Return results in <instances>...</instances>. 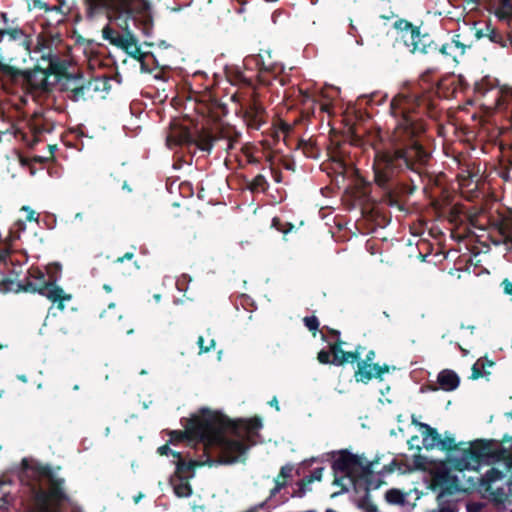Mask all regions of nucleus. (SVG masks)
Wrapping results in <instances>:
<instances>
[{
  "label": "nucleus",
  "instance_id": "774afa93",
  "mask_svg": "<svg viewBox=\"0 0 512 512\" xmlns=\"http://www.w3.org/2000/svg\"><path fill=\"white\" fill-rule=\"evenodd\" d=\"M464 2H465L467 5H474V6H477V5H479L480 0H464Z\"/></svg>",
  "mask_w": 512,
  "mask_h": 512
},
{
  "label": "nucleus",
  "instance_id": "a878e982",
  "mask_svg": "<svg viewBox=\"0 0 512 512\" xmlns=\"http://www.w3.org/2000/svg\"><path fill=\"white\" fill-rule=\"evenodd\" d=\"M131 35L132 34L130 32H127L126 34H121L109 25H106L102 30L103 38L109 41L110 44L121 49L126 48L127 42Z\"/></svg>",
  "mask_w": 512,
  "mask_h": 512
},
{
  "label": "nucleus",
  "instance_id": "7c9ffc66",
  "mask_svg": "<svg viewBox=\"0 0 512 512\" xmlns=\"http://www.w3.org/2000/svg\"><path fill=\"white\" fill-rule=\"evenodd\" d=\"M247 188L252 193H264L268 190L269 184L264 175L258 174L247 184Z\"/></svg>",
  "mask_w": 512,
  "mask_h": 512
},
{
  "label": "nucleus",
  "instance_id": "37998d69",
  "mask_svg": "<svg viewBox=\"0 0 512 512\" xmlns=\"http://www.w3.org/2000/svg\"><path fill=\"white\" fill-rule=\"evenodd\" d=\"M30 128H31V131L33 133V136H34V142H38L39 139H38V136L45 133V132H49L50 130L44 125V124H39V123H36V122H33L30 124Z\"/></svg>",
  "mask_w": 512,
  "mask_h": 512
},
{
  "label": "nucleus",
  "instance_id": "393cba45",
  "mask_svg": "<svg viewBox=\"0 0 512 512\" xmlns=\"http://www.w3.org/2000/svg\"><path fill=\"white\" fill-rule=\"evenodd\" d=\"M412 423L419 427L425 448L432 449L439 445L441 435L436 429L427 424L420 423L416 418H412Z\"/></svg>",
  "mask_w": 512,
  "mask_h": 512
},
{
  "label": "nucleus",
  "instance_id": "2eb2a0df",
  "mask_svg": "<svg viewBox=\"0 0 512 512\" xmlns=\"http://www.w3.org/2000/svg\"><path fill=\"white\" fill-rule=\"evenodd\" d=\"M283 98H291L296 103L301 104L303 106L301 111L303 118L308 119L314 115L317 102L307 90L301 88L285 89Z\"/></svg>",
  "mask_w": 512,
  "mask_h": 512
},
{
  "label": "nucleus",
  "instance_id": "f3484780",
  "mask_svg": "<svg viewBox=\"0 0 512 512\" xmlns=\"http://www.w3.org/2000/svg\"><path fill=\"white\" fill-rule=\"evenodd\" d=\"M474 96L476 98L484 97L488 92H495V106L502 109L503 103L506 100L507 94H503L500 89L494 84L488 76L483 77L481 80L476 81L473 87Z\"/></svg>",
  "mask_w": 512,
  "mask_h": 512
},
{
  "label": "nucleus",
  "instance_id": "680f3d73",
  "mask_svg": "<svg viewBox=\"0 0 512 512\" xmlns=\"http://www.w3.org/2000/svg\"><path fill=\"white\" fill-rule=\"evenodd\" d=\"M270 170H271L274 180L276 182H280L281 181V172L279 170L273 169L272 167L270 168Z\"/></svg>",
  "mask_w": 512,
  "mask_h": 512
},
{
  "label": "nucleus",
  "instance_id": "412c9836",
  "mask_svg": "<svg viewBox=\"0 0 512 512\" xmlns=\"http://www.w3.org/2000/svg\"><path fill=\"white\" fill-rule=\"evenodd\" d=\"M192 132L188 127L174 124L170 128V132L166 137V144L169 148L175 146H191Z\"/></svg>",
  "mask_w": 512,
  "mask_h": 512
},
{
  "label": "nucleus",
  "instance_id": "dca6fc26",
  "mask_svg": "<svg viewBox=\"0 0 512 512\" xmlns=\"http://www.w3.org/2000/svg\"><path fill=\"white\" fill-rule=\"evenodd\" d=\"M39 285V283H32V277L29 275V273L27 274L23 282L15 281L10 277H2V283L0 284V292H25L35 294L37 292H41V289H39Z\"/></svg>",
  "mask_w": 512,
  "mask_h": 512
},
{
  "label": "nucleus",
  "instance_id": "de8ad7c7",
  "mask_svg": "<svg viewBox=\"0 0 512 512\" xmlns=\"http://www.w3.org/2000/svg\"><path fill=\"white\" fill-rule=\"evenodd\" d=\"M455 77L457 80L454 81V83H455V86L457 87V92L458 91L465 92L469 86L466 79L462 75H458Z\"/></svg>",
  "mask_w": 512,
  "mask_h": 512
},
{
  "label": "nucleus",
  "instance_id": "72a5a7b5",
  "mask_svg": "<svg viewBox=\"0 0 512 512\" xmlns=\"http://www.w3.org/2000/svg\"><path fill=\"white\" fill-rule=\"evenodd\" d=\"M81 96H80V101H86L88 99H92L95 95H96V92L95 90L93 89V85H92V80L91 79H83V83H82V87H81Z\"/></svg>",
  "mask_w": 512,
  "mask_h": 512
},
{
  "label": "nucleus",
  "instance_id": "39448f33",
  "mask_svg": "<svg viewBox=\"0 0 512 512\" xmlns=\"http://www.w3.org/2000/svg\"><path fill=\"white\" fill-rule=\"evenodd\" d=\"M378 460L367 461L362 457L344 454L335 463L334 469L336 472H342L343 476H336L334 484L341 486L342 489L347 490L346 481L351 484H356L363 481L366 484V489L371 486L377 487L378 483L373 480L374 474H379L382 471L391 472L393 467H383L382 470H377Z\"/></svg>",
  "mask_w": 512,
  "mask_h": 512
},
{
  "label": "nucleus",
  "instance_id": "4d7b16f0",
  "mask_svg": "<svg viewBox=\"0 0 512 512\" xmlns=\"http://www.w3.org/2000/svg\"><path fill=\"white\" fill-rule=\"evenodd\" d=\"M323 468H316L310 475L313 481H320L322 478Z\"/></svg>",
  "mask_w": 512,
  "mask_h": 512
},
{
  "label": "nucleus",
  "instance_id": "c756f323",
  "mask_svg": "<svg viewBox=\"0 0 512 512\" xmlns=\"http://www.w3.org/2000/svg\"><path fill=\"white\" fill-rule=\"evenodd\" d=\"M45 71L47 72L48 77L55 75L59 81L68 73L66 65L59 60H51Z\"/></svg>",
  "mask_w": 512,
  "mask_h": 512
},
{
  "label": "nucleus",
  "instance_id": "4c0bfd02",
  "mask_svg": "<svg viewBox=\"0 0 512 512\" xmlns=\"http://www.w3.org/2000/svg\"><path fill=\"white\" fill-rule=\"evenodd\" d=\"M303 322L307 329L315 336L320 324L318 318L316 316H306Z\"/></svg>",
  "mask_w": 512,
  "mask_h": 512
},
{
  "label": "nucleus",
  "instance_id": "7ed1b4c3",
  "mask_svg": "<svg viewBox=\"0 0 512 512\" xmlns=\"http://www.w3.org/2000/svg\"><path fill=\"white\" fill-rule=\"evenodd\" d=\"M85 18L89 21L106 15L110 19L135 21L149 9L147 0H83Z\"/></svg>",
  "mask_w": 512,
  "mask_h": 512
},
{
  "label": "nucleus",
  "instance_id": "c85d7f7f",
  "mask_svg": "<svg viewBox=\"0 0 512 512\" xmlns=\"http://www.w3.org/2000/svg\"><path fill=\"white\" fill-rule=\"evenodd\" d=\"M297 149H301L303 154L308 158L317 159L320 156V149L312 139L298 140Z\"/></svg>",
  "mask_w": 512,
  "mask_h": 512
},
{
  "label": "nucleus",
  "instance_id": "0e129e2a",
  "mask_svg": "<svg viewBox=\"0 0 512 512\" xmlns=\"http://www.w3.org/2000/svg\"><path fill=\"white\" fill-rule=\"evenodd\" d=\"M327 330L332 337L336 338V340H341L340 331H338L336 329H332V328H327Z\"/></svg>",
  "mask_w": 512,
  "mask_h": 512
},
{
  "label": "nucleus",
  "instance_id": "6e6552de",
  "mask_svg": "<svg viewBox=\"0 0 512 512\" xmlns=\"http://www.w3.org/2000/svg\"><path fill=\"white\" fill-rule=\"evenodd\" d=\"M254 64L257 69V81L260 85L271 87L278 83L281 87L290 82V77L284 75V67L276 62H265L262 54L252 55L245 59V66Z\"/></svg>",
  "mask_w": 512,
  "mask_h": 512
},
{
  "label": "nucleus",
  "instance_id": "c9c22d12",
  "mask_svg": "<svg viewBox=\"0 0 512 512\" xmlns=\"http://www.w3.org/2000/svg\"><path fill=\"white\" fill-rule=\"evenodd\" d=\"M91 80L96 94L100 92H107L110 88L109 79L107 77H94L91 78Z\"/></svg>",
  "mask_w": 512,
  "mask_h": 512
},
{
  "label": "nucleus",
  "instance_id": "20e7f679",
  "mask_svg": "<svg viewBox=\"0 0 512 512\" xmlns=\"http://www.w3.org/2000/svg\"><path fill=\"white\" fill-rule=\"evenodd\" d=\"M437 447L442 450L452 451L445 465L459 472L476 466L481 458L489 457L494 453L491 442L476 440L457 444L451 436L440 437V443Z\"/></svg>",
  "mask_w": 512,
  "mask_h": 512
},
{
  "label": "nucleus",
  "instance_id": "79ce46f5",
  "mask_svg": "<svg viewBox=\"0 0 512 512\" xmlns=\"http://www.w3.org/2000/svg\"><path fill=\"white\" fill-rule=\"evenodd\" d=\"M297 122L298 120H295L293 124H290L284 120L278 119L276 124L278 125L279 130L281 131L282 135L285 138L293 131V127Z\"/></svg>",
  "mask_w": 512,
  "mask_h": 512
},
{
  "label": "nucleus",
  "instance_id": "f03ea898",
  "mask_svg": "<svg viewBox=\"0 0 512 512\" xmlns=\"http://www.w3.org/2000/svg\"><path fill=\"white\" fill-rule=\"evenodd\" d=\"M394 29L400 34L404 45L412 54H430L439 52L444 58L456 61L457 52L463 54L465 46L457 40H452L442 46H438L428 33H422L419 26L406 19H398L393 24Z\"/></svg>",
  "mask_w": 512,
  "mask_h": 512
},
{
  "label": "nucleus",
  "instance_id": "e433bc0d",
  "mask_svg": "<svg viewBox=\"0 0 512 512\" xmlns=\"http://www.w3.org/2000/svg\"><path fill=\"white\" fill-rule=\"evenodd\" d=\"M272 227L286 235L294 228V225L292 223L282 221L279 217H274L272 219Z\"/></svg>",
  "mask_w": 512,
  "mask_h": 512
},
{
  "label": "nucleus",
  "instance_id": "f257e3e1",
  "mask_svg": "<svg viewBox=\"0 0 512 512\" xmlns=\"http://www.w3.org/2000/svg\"><path fill=\"white\" fill-rule=\"evenodd\" d=\"M436 69H427L419 82L397 93L390 101L389 114L394 120L391 133L380 130L361 135L350 129L349 142L354 146H371L374 150V182L382 195L374 201L370 215L379 226L390 222L383 208L404 210L406 199L424 183L431 153L424 145L427 122L424 116L436 117V98H452L457 93L455 75L434 82Z\"/></svg>",
  "mask_w": 512,
  "mask_h": 512
},
{
  "label": "nucleus",
  "instance_id": "ddd939ff",
  "mask_svg": "<svg viewBox=\"0 0 512 512\" xmlns=\"http://www.w3.org/2000/svg\"><path fill=\"white\" fill-rule=\"evenodd\" d=\"M243 119L247 126L252 129H260L266 122V111L263 105L256 99V94L253 93L252 97L242 105Z\"/></svg>",
  "mask_w": 512,
  "mask_h": 512
},
{
  "label": "nucleus",
  "instance_id": "2f4dec72",
  "mask_svg": "<svg viewBox=\"0 0 512 512\" xmlns=\"http://www.w3.org/2000/svg\"><path fill=\"white\" fill-rule=\"evenodd\" d=\"M495 15L501 20H508L512 17V0H499Z\"/></svg>",
  "mask_w": 512,
  "mask_h": 512
},
{
  "label": "nucleus",
  "instance_id": "4be33fe9",
  "mask_svg": "<svg viewBox=\"0 0 512 512\" xmlns=\"http://www.w3.org/2000/svg\"><path fill=\"white\" fill-rule=\"evenodd\" d=\"M437 384L438 386L430 385L428 389L431 391H437L440 388L446 392H451L459 387L460 377L454 370L443 369L438 373Z\"/></svg>",
  "mask_w": 512,
  "mask_h": 512
},
{
  "label": "nucleus",
  "instance_id": "5701e85b",
  "mask_svg": "<svg viewBox=\"0 0 512 512\" xmlns=\"http://www.w3.org/2000/svg\"><path fill=\"white\" fill-rule=\"evenodd\" d=\"M344 341L335 340L333 343L329 344V348L334 355V365L342 366L345 363H353L361 361L360 351H344L342 346Z\"/></svg>",
  "mask_w": 512,
  "mask_h": 512
},
{
  "label": "nucleus",
  "instance_id": "b1692460",
  "mask_svg": "<svg viewBox=\"0 0 512 512\" xmlns=\"http://www.w3.org/2000/svg\"><path fill=\"white\" fill-rule=\"evenodd\" d=\"M123 50L132 58L136 59L140 62L141 70L144 72H151L152 69L149 66V59H152L155 61V58L152 54L143 52L141 48L137 45L136 38L131 35L127 42L126 48H123Z\"/></svg>",
  "mask_w": 512,
  "mask_h": 512
},
{
  "label": "nucleus",
  "instance_id": "8fccbe9b",
  "mask_svg": "<svg viewBox=\"0 0 512 512\" xmlns=\"http://www.w3.org/2000/svg\"><path fill=\"white\" fill-rule=\"evenodd\" d=\"M439 506L440 507L438 510H433L431 512H457L455 505H452V504L444 505L443 500L441 502H439Z\"/></svg>",
  "mask_w": 512,
  "mask_h": 512
},
{
  "label": "nucleus",
  "instance_id": "a18cd8bd",
  "mask_svg": "<svg viewBox=\"0 0 512 512\" xmlns=\"http://www.w3.org/2000/svg\"><path fill=\"white\" fill-rule=\"evenodd\" d=\"M489 372H486L484 371L479 365L477 362H475L472 366V369H471V376H470V379L472 380H476V379H479L481 377H484L486 375H488Z\"/></svg>",
  "mask_w": 512,
  "mask_h": 512
},
{
  "label": "nucleus",
  "instance_id": "cd10ccee",
  "mask_svg": "<svg viewBox=\"0 0 512 512\" xmlns=\"http://www.w3.org/2000/svg\"><path fill=\"white\" fill-rule=\"evenodd\" d=\"M198 420H203V421L199 422L200 427L197 432L198 436H200L202 438H208L210 440H217L220 437L219 429L211 428L210 425L212 424V422L210 423V421H208L209 420L208 418H191L190 419V421L192 423H195Z\"/></svg>",
  "mask_w": 512,
  "mask_h": 512
},
{
  "label": "nucleus",
  "instance_id": "9b49d317",
  "mask_svg": "<svg viewBox=\"0 0 512 512\" xmlns=\"http://www.w3.org/2000/svg\"><path fill=\"white\" fill-rule=\"evenodd\" d=\"M375 356V351L370 350L365 358L358 362L357 369L354 372L356 382L367 384L373 378L382 380L383 374L389 372L390 367L387 364L374 363Z\"/></svg>",
  "mask_w": 512,
  "mask_h": 512
},
{
  "label": "nucleus",
  "instance_id": "aec40b11",
  "mask_svg": "<svg viewBox=\"0 0 512 512\" xmlns=\"http://www.w3.org/2000/svg\"><path fill=\"white\" fill-rule=\"evenodd\" d=\"M475 37L480 39H488L491 43L501 48L508 47V35L495 27L490 21L486 22L482 28L476 29Z\"/></svg>",
  "mask_w": 512,
  "mask_h": 512
},
{
  "label": "nucleus",
  "instance_id": "13d9d810",
  "mask_svg": "<svg viewBox=\"0 0 512 512\" xmlns=\"http://www.w3.org/2000/svg\"><path fill=\"white\" fill-rule=\"evenodd\" d=\"M282 135L281 131L279 130V127L276 123L273 124L271 136L275 141H278L280 139V136Z\"/></svg>",
  "mask_w": 512,
  "mask_h": 512
},
{
  "label": "nucleus",
  "instance_id": "f704fd0d",
  "mask_svg": "<svg viewBox=\"0 0 512 512\" xmlns=\"http://www.w3.org/2000/svg\"><path fill=\"white\" fill-rule=\"evenodd\" d=\"M405 494L402 493L398 489H391L386 493V500L391 504H400L403 505L405 503Z\"/></svg>",
  "mask_w": 512,
  "mask_h": 512
},
{
  "label": "nucleus",
  "instance_id": "49530a36",
  "mask_svg": "<svg viewBox=\"0 0 512 512\" xmlns=\"http://www.w3.org/2000/svg\"><path fill=\"white\" fill-rule=\"evenodd\" d=\"M174 490H175V493L177 494V496H179V497H185V496L190 495V493H191V488L188 485V483L179 484L175 487Z\"/></svg>",
  "mask_w": 512,
  "mask_h": 512
},
{
  "label": "nucleus",
  "instance_id": "1a4fd4ad",
  "mask_svg": "<svg viewBox=\"0 0 512 512\" xmlns=\"http://www.w3.org/2000/svg\"><path fill=\"white\" fill-rule=\"evenodd\" d=\"M29 275L32 277V283L40 284L39 289H41V292L37 293L45 296L53 304H56L57 309L64 310V302L70 301L72 296L65 293L63 288L56 284L57 279L51 275L49 279H46L45 273L37 267L30 268Z\"/></svg>",
  "mask_w": 512,
  "mask_h": 512
},
{
  "label": "nucleus",
  "instance_id": "69168bd1",
  "mask_svg": "<svg viewBox=\"0 0 512 512\" xmlns=\"http://www.w3.org/2000/svg\"><path fill=\"white\" fill-rule=\"evenodd\" d=\"M264 57V60L265 62H274L272 59H271V52L268 51V50H265L263 51V53H261Z\"/></svg>",
  "mask_w": 512,
  "mask_h": 512
},
{
  "label": "nucleus",
  "instance_id": "052dcab7",
  "mask_svg": "<svg viewBox=\"0 0 512 512\" xmlns=\"http://www.w3.org/2000/svg\"><path fill=\"white\" fill-rule=\"evenodd\" d=\"M291 471H292V467L284 466L281 468L280 475H281V477H283L286 480L288 477H290Z\"/></svg>",
  "mask_w": 512,
  "mask_h": 512
},
{
  "label": "nucleus",
  "instance_id": "bf43d9fd",
  "mask_svg": "<svg viewBox=\"0 0 512 512\" xmlns=\"http://www.w3.org/2000/svg\"><path fill=\"white\" fill-rule=\"evenodd\" d=\"M134 258L133 252H126L123 256L118 257L115 263H123L125 260H132Z\"/></svg>",
  "mask_w": 512,
  "mask_h": 512
},
{
  "label": "nucleus",
  "instance_id": "9d476101",
  "mask_svg": "<svg viewBox=\"0 0 512 512\" xmlns=\"http://www.w3.org/2000/svg\"><path fill=\"white\" fill-rule=\"evenodd\" d=\"M446 468L438 469L432 476L431 489L439 490L437 501L441 502L446 496L453 495L460 491H465V488L460 483L458 477L451 473V468L445 465Z\"/></svg>",
  "mask_w": 512,
  "mask_h": 512
},
{
  "label": "nucleus",
  "instance_id": "473e14b6",
  "mask_svg": "<svg viewBox=\"0 0 512 512\" xmlns=\"http://www.w3.org/2000/svg\"><path fill=\"white\" fill-rule=\"evenodd\" d=\"M100 318L105 322H113L115 320H120L122 315L116 311L115 303H110L107 309L100 314Z\"/></svg>",
  "mask_w": 512,
  "mask_h": 512
},
{
  "label": "nucleus",
  "instance_id": "603ef678",
  "mask_svg": "<svg viewBox=\"0 0 512 512\" xmlns=\"http://www.w3.org/2000/svg\"><path fill=\"white\" fill-rule=\"evenodd\" d=\"M478 365L485 371L487 367H492L495 363L487 357H481L477 361Z\"/></svg>",
  "mask_w": 512,
  "mask_h": 512
},
{
  "label": "nucleus",
  "instance_id": "f8f14e48",
  "mask_svg": "<svg viewBox=\"0 0 512 512\" xmlns=\"http://www.w3.org/2000/svg\"><path fill=\"white\" fill-rule=\"evenodd\" d=\"M21 75L17 76V83H22L31 90L34 91H51V85L48 82V75L45 69H42L38 65L30 70L20 69Z\"/></svg>",
  "mask_w": 512,
  "mask_h": 512
},
{
  "label": "nucleus",
  "instance_id": "bb28decb",
  "mask_svg": "<svg viewBox=\"0 0 512 512\" xmlns=\"http://www.w3.org/2000/svg\"><path fill=\"white\" fill-rule=\"evenodd\" d=\"M219 140H226V151L235 149L236 145L240 143L241 133L232 126H222L218 129Z\"/></svg>",
  "mask_w": 512,
  "mask_h": 512
},
{
  "label": "nucleus",
  "instance_id": "6ab92c4d",
  "mask_svg": "<svg viewBox=\"0 0 512 512\" xmlns=\"http://www.w3.org/2000/svg\"><path fill=\"white\" fill-rule=\"evenodd\" d=\"M83 79L84 76L82 73L71 74L68 72L67 75L60 80L61 90L66 92L68 99L73 102L80 101Z\"/></svg>",
  "mask_w": 512,
  "mask_h": 512
},
{
  "label": "nucleus",
  "instance_id": "4468645a",
  "mask_svg": "<svg viewBox=\"0 0 512 512\" xmlns=\"http://www.w3.org/2000/svg\"><path fill=\"white\" fill-rule=\"evenodd\" d=\"M7 40L14 43L17 47L22 48L25 52L29 53L33 43L31 35H29L19 24L15 18V24L10 26L8 30H3L0 36V42Z\"/></svg>",
  "mask_w": 512,
  "mask_h": 512
},
{
  "label": "nucleus",
  "instance_id": "5fc2aeb1",
  "mask_svg": "<svg viewBox=\"0 0 512 512\" xmlns=\"http://www.w3.org/2000/svg\"><path fill=\"white\" fill-rule=\"evenodd\" d=\"M312 482H313V480H312V478L310 476L305 477L304 479H302V481L300 482V486L301 487L299 489L298 495L302 496L304 494V492H305V487L308 484L312 483Z\"/></svg>",
  "mask_w": 512,
  "mask_h": 512
},
{
  "label": "nucleus",
  "instance_id": "864d4df0",
  "mask_svg": "<svg viewBox=\"0 0 512 512\" xmlns=\"http://www.w3.org/2000/svg\"><path fill=\"white\" fill-rule=\"evenodd\" d=\"M236 78L239 82L243 83L246 86H253V81L251 78L246 77L242 72H238L236 74Z\"/></svg>",
  "mask_w": 512,
  "mask_h": 512
},
{
  "label": "nucleus",
  "instance_id": "ea45409f",
  "mask_svg": "<svg viewBox=\"0 0 512 512\" xmlns=\"http://www.w3.org/2000/svg\"><path fill=\"white\" fill-rule=\"evenodd\" d=\"M317 360L321 364H333L334 365V355L331 350L322 349L317 354Z\"/></svg>",
  "mask_w": 512,
  "mask_h": 512
},
{
  "label": "nucleus",
  "instance_id": "3c124183",
  "mask_svg": "<svg viewBox=\"0 0 512 512\" xmlns=\"http://www.w3.org/2000/svg\"><path fill=\"white\" fill-rule=\"evenodd\" d=\"M286 485V480L279 474L275 479V488L272 490V494H276L281 488Z\"/></svg>",
  "mask_w": 512,
  "mask_h": 512
},
{
  "label": "nucleus",
  "instance_id": "58836bf2",
  "mask_svg": "<svg viewBox=\"0 0 512 512\" xmlns=\"http://www.w3.org/2000/svg\"><path fill=\"white\" fill-rule=\"evenodd\" d=\"M189 416H226L222 411L220 410H213L209 407H201L198 409L197 412L191 413Z\"/></svg>",
  "mask_w": 512,
  "mask_h": 512
},
{
  "label": "nucleus",
  "instance_id": "6e6d98bb",
  "mask_svg": "<svg viewBox=\"0 0 512 512\" xmlns=\"http://www.w3.org/2000/svg\"><path fill=\"white\" fill-rule=\"evenodd\" d=\"M504 293L512 296V282L508 279H504L501 283Z\"/></svg>",
  "mask_w": 512,
  "mask_h": 512
},
{
  "label": "nucleus",
  "instance_id": "0eeeda50",
  "mask_svg": "<svg viewBox=\"0 0 512 512\" xmlns=\"http://www.w3.org/2000/svg\"><path fill=\"white\" fill-rule=\"evenodd\" d=\"M512 466H509L507 462H503L498 466L492 467L483 478L484 491L487 493V497L497 505L510 504L512 502L511 497L503 487L497 486L498 481H504L510 488L511 476L507 473L511 472Z\"/></svg>",
  "mask_w": 512,
  "mask_h": 512
},
{
  "label": "nucleus",
  "instance_id": "a211bd4d",
  "mask_svg": "<svg viewBox=\"0 0 512 512\" xmlns=\"http://www.w3.org/2000/svg\"><path fill=\"white\" fill-rule=\"evenodd\" d=\"M218 140V131L213 134L210 129L202 127L197 129L195 133H192L191 146H195L200 151L210 154Z\"/></svg>",
  "mask_w": 512,
  "mask_h": 512
},
{
  "label": "nucleus",
  "instance_id": "423d86ee",
  "mask_svg": "<svg viewBox=\"0 0 512 512\" xmlns=\"http://www.w3.org/2000/svg\"><path fill=\"white\" fill-rule=\"evenodd\" d=\"M36 473L39 480L49 488L48 491L39 488L35 492V504L31 512H57V506L66 499L61 489L63 481L57 478L47 466L37 467Z\"/></svg>",
  "mask_w": 512,
  "mask_h": 512
},
{
  "label": "nucleus",
  "instance_id": "a19ab883",
  "mask_svg": "<svg viewBox=\"0 0 512 512\" xmlns=\"http://www.w3.org/2000/svg\"><path fill=\"white\" fill-rule=\"evenodd\" d=\"M10 253H11L10 247H8L7 245H4V246L0 245V266L1 265L7 266L8 260L10 261V263H12ZM1 283H2V278H0V284Z\"/></svg>",
  "mask_w": 512,
  "mask_h": 512
},
{
  "label": "nucleus",
  "instance_id": "338daca9",
  "mask_svg": "<svg viewBox=\"0 0 512 512\" xmlns=\"http://www.w3.org/2000/svg\"><path fill=\"white\" fill-rule=\"evenodd\" d=\"M158 452H159V454H161V455H167V454H168V452H169V447H168V445H163V446L159 447V448H158Z\"/></svg>",
  "mask_w": 512,
  "mask_h": 512
},
{
  "label": "nucleus",
  "instance_id": "09e8293b",
  "mask_svg": "<svg viewBox=\"0 0 512 512\" xmlns=\"http://www.w3.org/2000/svg\"><path fill=\"white\" fill-rule=\"evenodd\" d=\"M22 211H24L26 213V216H25V219L26 221H29V222H32V221H35V222H38V216L36 215V212L31 209L29 206H23L21 208Z\"/></svg>",
  "mask_w": 512,
  "mask_h": 512
},
{
  "label": "nucleus",
  "instance_id": "e2e57ef3",
  "mask_svg": "<svg viewBox=\"0 0 512 512\" xmlns=\"http://www.w3.org/2000/svg\"><path fill=\"white\" fill-rule=\"evenodd\" d=\"M268 404L272 407L275 408V410L278 412L280 410L279 408V403H278V399L276 396H274L269 402Z\"/></svg>",
  "mask_w": 512,
  "mask_h": 512
},
{
  "label": "nucleus",
  "instance_id": "c03bdc74",
  "mask_svg": "<svg viewBox=\"0 0 512 512\" xmlns=\"http://www.w3.org/2000/svg\"><path fill=\"white\" fill-rule=\"evenodd\" d=\"M197 344L199 346V354L201 353H207L215 348L216 342L214 339H211L209 342V345H204V338L203 336H199L197 340Z\"/></svg>",
  "mask_w": 512,
  "mask_h": 512
}]
</instances>
